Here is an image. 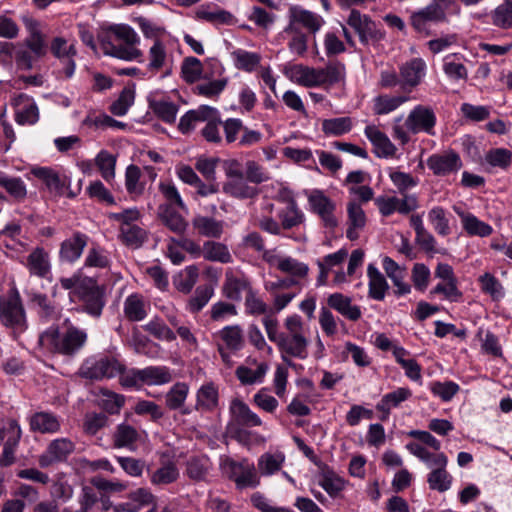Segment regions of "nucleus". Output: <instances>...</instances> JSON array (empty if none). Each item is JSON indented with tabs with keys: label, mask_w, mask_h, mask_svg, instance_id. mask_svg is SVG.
I'll return each instance as SVG.
<instances>
[{
	"label": "nucleus",
	"mask_w": 512,
	"mask_h": 512,
	"mask_svg": "<svg viewBox=\"0 0 512 512\" xmlns=\"http://www.w3.org/2000/svg\"><path fill=\"white\" fill-rule=\"evenodd\" d=\"M287 17L288 23L283 30L288 37L287 47L291 54L304 56L308 50V33L314 36L325 21L320 15L298 5L289 7Z\"/></svg>",
	"instance_id": "obj_1"
},
{
	"label": "nucleus",
	"mask_w": 512,
	"mask_h": 512,
	"mask_svg": "<svg viewBox=\"0 0 512 512\" xmlns=\"http://www.w3.org/2000/svg\"><path fill=\"white\" fill-rule=\"evenodd\" d=\"M87 333L65 320L61 328L50 327L39 337L40 346L51 352L72 356L85 345Z\"/></svg>",
	"instance_id": "obj_2"
},
{
	"label": "nucleus",
	"mask_w": 512,
	"mask_h": 512,
	"mask_svg": "<svg viewBox=\"0 0 512 512\" xmlns=\"http://www.w3.org/2000/svg\"><path fill=\"white\" fill-rule=\"evenodd\" d=\"M284 328L286 332L276 346L283 362L295 368L296 364L292 358L305 360L308 357L309 340L305 335L302 318L297 314L285 318Z\"/></svg>",
	"instance_id": "obj_3"
},
{
	"label": "nucleus",
	"mask_w": 512,
	"mask_h": 512,
	"mask_svg": "<svg viewBox=\"0 0 512 512\" xmlns=\"http://www.w3.org/2000/svg\"><path fill=\"white\" fill-rule=\"evenodd\" d=\"M401 117L395 119L393 137L402 145L410 141V134L426 133L433 136L437 118L434 110L425 105L415 106L407 115L403 125L399 124Z\"/></svg>",
	"instance_id": "obj_4"
},
{
	"label": "nucleus",
	"mask_w": 512,
	"mask_h": 512,
	"mask_svg": "<svg viewBox=\"0 0 512 512\" xmlns=\"http://www.w3.org/2000/svg\"><path fill=\"white\" fill-rule=\"evenodd\" d=\"M108 31L113 34L116 39L122 41L124 45H111L110 48L105 51L106 54L127 61L142 57V51L137 47L140 43V38L132 27L126 24H116L110 26Z\"/></svg>",
	"instance_id": "obj_5"
},
{
	"label": "nucleus",
	"mask_w": 512,
	"mask_h": 512,
	"mask_svg": "<svg viewBox=\"0 0 512 512\" xmlns=\"http://www.w3.org/2000/svg\"><path fill=\"white\" fill-rule=\"evenodd\" d=\"M446 21V9L437 2L429 3L425 7L412 12L410 16V25L412 28L424 36L431 34L432 26Z\"/></svg>",
	"instance_id": "obj_6"
},
{
	"label": "nucleus",
	"mask_w": 512,
	"mask_h": 512,
	"mask_svg": "<svg viewBox=\"0 0 512 512\" xmlns=\"http://www.w3.org/2000/svg\"><path fill=\"white\" fill-rule=\"evenodd\" d=\"M263 259L272 267L278 269L282 273L291 276L290 280H295L298 285L304 280L309 272L307 264L298 261L290 256L282 255L275 250L265 251Z\"/></svg>",
	"instance_id": "obj_7"
},
{
	"label": "nucleus",
	"mask_w": 512,
	"mask_h": 512,
	"mask_svg": "<svg viewBox=\"0 0 512 512\" xmlns=\"http://www.w3.org/2000/svg\"><path fill=\"white\" fill-rule=\"evenodd\" d=\"M309 209L316 214L326 228H335L338 219L335 215L336 203L322 190L314 189L307 194Z\"/></svg>",
	"instance_id": "obj_8"
},
{
	"label": "nucleus",
	"mask_w": 512,
	"mask_h": 512,
	"mask_svg": "<svg viewBox=\"0 0 512 512\" xmlns=\"http://www.w3.org/2000/svg\"><path fill=\"white\" fill-rule=\"evenodd\" d=\"M426 165L435 176L447 177L458 173L463 166V162L456 151L448 149L430 155L426 160Z\"/></svg>",
	"instance_id": "obj_9"
},
{
	"label": "nucleus",
	"mask_w": 512,
	"mask_h": 512,
	"mask_svg": "<svg viewBox=\"0 0 512 512\" xmlns=\"http://www.w3.org/2000/svg\"><path fill=\"white\" fill-rule=\"evenodd\" d=\"M347 24L355 30L361 43L365 45L377 43L385 36V33L378 28L374 21L357 10L351 11Z\"/></svg>",
	"instance_id": "obj_10"
},
{
	"label": "nucleus",
	"mask_w": 512,
	"mask_h": 512,
	"mask_svg": "<svg viewBox=\"0 0 512 512\" xmlns=\"http://www.w3.org/2000/svg\"><path fill=\"white\" fill-rule=\"evenodd\" d=\"M448 457L443 452L427 466L430 472L427 475V483L431 490L439 493L448 491L453 483V476L447 471Z\"/></svg>",
	"instance_id": "obj_11"
},
{
	"label": "nucleus",
	"mask_w": 512,
	"mask_h": 512,
	"mask_svg": "<svg viewBox=\"0 0 512 512\" xmlns=\"http://www.w3.org/2000/svg\"><path fill=\"white\" fill-rule=\"evenodd\" d=\"M375 205L379 213L384 217H388L395 212L407 215L419 206L418 198L414 194H404L401 198L396 196H379L375 199Z\"/></svg>",
	"instance_id": "obj_12"
},
{
	"label": "nucleus",
	"mask_w": 512,
	"mask_h": 512,
	"mask_svg": "<svg viewBox=\"0 0 512 512\" xmlns=\"http://www.w3.org/2000/svg\"><path fill=\"white\" fill-rule=\"evenodd\" d=\"M84 305V311L93 317H99L105 306L104 289L94 278L87 279L77 296Z\"/></svg>",
	"instance_id": "obj_13"
},
{
	"label": "nucleus",
	"mask_w": 512,
	"mask_h": 512,
	"mask_svg": "<svg viewBox=\"0 0 512 512\" xmlns=\"http://www.w3.org/2000/svg\"><path fill=\"white\" fill-rule=\"evenodd\" d=\"M74 450L75 443L69 438L54 439L39 456L38 463L42 468L50 467L55 463L65 461Z\"/></svg>",
	"instance_id": "obj_14"
},
{
	"label": "nucleus",
	"mask_w": 512,
	"mask_h": 512,
	"mask_svg": "<svg viewBox=\"0 0 512 512\" xmlns=\"http://www.w3.org/2000/svg\"><path fill=\"white\" fill-rule=\"evenodd\" d=\"M0 320L5 326L23 327L25 314L17 293L0 297Z\"/></svg>",
	"instance_id": "obj_15"
},
{
	"label": "nucleus",
	"mask_w": 512,
	"mask_h": 512,
	"mask_svg": "<svg viewBox=\"0 0 512 512\" xmlns=\"http://www.w3.org/2000/svg\"><path fill=\"white\" fill-rule=\"evenodd\" d=\"M123 364L115 358H101L93 362H86L81 369L84 377L94 380L113 378L121 373Z\"/></svg>",
	"instance_id": "obj_16"
},
{
	"label": "nucleus",
	"mask_w": 512,
	"mask_h": 512,
	"mask_svg": "<svg viewBox=\"0 0 512 512\" xmlns=\"http://www.w3.org/2000/svg\"><path fill=\"white\" fill-rule=\"evenodd\" d=\"M31 276L48 279L51 276V261L49 253L41 248L36 247L26 257L23 262Z\"/></svg>",
	"instance_id": "obj_17"
},
{
	"label": "nucleus",
	"mask_w": 512,
	"mask_h": 512,
	"mask_svg": "<svg viewBox=\"0 0 512 512\" xmlns=\"http://www.w3.org/2000/svg\"><path fill=\"white\" fill-rule=\"evenodd\" d=\"M268 370L267 363L248 358L246 364L237 367L235 375L241 384L254 385L264 381Z\"/></svg>",
	"instance_id": "obj_18"
},
{
	"label": "nucleus",
	"mask_w": 512,
	"mask_h": 512,
	"mask_svg": "<svg viewBox=\"0 0 512 512\" xmlns=\"http://www.w3.org/2000/svg\"><path fill=\"white\" fill-rule=\"evenodd\" d=\"M15 120L21 125H33L39 120V109L34 99L20 94L13 100Z\"/></svg>",
	"instance_id": "obj_19"
},
{
	"label": "nucleus",
	"mask_w": 512,
	"mask_h": 512,
	"mask_svg": "<svg viewBox=\"0 0 512 512\" xmlns=\"http://www.w3.org/2000/svg\"><path fill=\"white\" fill-rule=\"evenodd\" d=\"M88 236L82 232H74L60 245V260L67 263L78 261L88 244Z\"/></svg>",
	"instance_id": "obj_20"
},
{
	"label": "nucleus",
	"mask_w": 512,
	"mask_h": 512,
	"mask_svg": "<svg viewBox=\"0 0 512 512\" xmlns=\"http://www.w3.org/2000/svg\"><path fill=\"white\" fill-rule=\"evenodd\" d=\"M364 134L374 147L375 154L380 158L393 157L397 148L389 137L375 125H367Z\"/></svg>",
	"instance_id": "obj_21"
},
{
	"label": "nucleus",
	"mask_w": 512,
	"mask_h": 512,
	"mask_svg": "<svg viewBox=\"0 0 512 512\" xmlns=\"http://www.w3.org/2000/svg\"><path fill=\"white\" fill-rule=\"evenodd\" d=\"M24 24L29 33L24 42L26 47L33 53L35 58L45 56L47 53V45L39 22L31 18H25Z\"/></svg>",
	"instance_id": "obj_22"
},
{
	"label": "nucleus",
	"mask_w": 512,
	"mask_h": 512,
	"mask_svg": "<svg viewBox=\"0 0 512 512\" xmlns=\"http://www.w3.org/2000/svg\"><path fill=\"white\" fill-rule=\"evenodd\" d=\"M287 76L294 83L306 88L322 87L319 68L296 64L289 69Z\"/></svg>",
	"instance_id": "obj_23"
},
{
	"label": "nucleus",
	"mask_w": 512,
	"mask_h": 512,
	"mask_svg": "<svg viewBox=\"0 0 512 512\" xmlns=\"http://www.w3.org/2000/svg\"><path fill=\"white\" fill-rule=\"evenodd\" d=\"M367 217L360 205L355 200L347 203V230L346 236L350 240H356L366 225Z\"/></svg>",
	"instance_id": "obj_24"
},
{
	"label": "nucleus",
	"mask_w": 512,
	"mask_h": 512,
	"mask_svg": "<svg viewBox=\"0 0 512 512\" xmlns=\"http://www.w3.org/2000/svg\"><path fill=\"white\" fill-rule=\"evenodd\" d=\"M219 342L217 346L228 348L231 352H237L244 346V334L240 325H228L216 334Z\"/></svg>",
	"instance_id": "obj_25"
},
{
	"label": "nucleus",
	"mask_w": 512,
	"mask_h": 512,
	"mask_svg": "<svg viewBox=\"0 0 512 512\" xmlns=\"http://www.w3.org/2000/svg\"><path fill=\"white\" fill-rule=\"evenodd\" d=\"M31 174L40 179L54 195H62L67 186L65 178H62L56 171L48 167H34Z\"/></svg>",
	"instance_id": "obj_26"
},
{
	"label": "nucleus",
	"mask_w": 512,
	"mask_h": 512,
	"mask_svg": "<svg viewBox=\"0 0 512 512\" xmlns=\"http://www.w3.org/2000/svg\"><path fill=\"white\" fill-rule=\"evenodd\" d=\"M328 305L351 321L361 318L362 312L359 306L353 305L351 298L341 294L333 293L327 299Z\"/></svg>",
	"instance_id": "obj_27"
},
{
	"label": "nucleus",
	"mask_w": 512,
	"mask_h": 512,
	"mask_svg": "<svg viewBox=\"0 0 512 512\" xmlns=\"http://www.w3.org/2000/svg\"><path fill=\"white\" fill-rule=\"evenodd\" d=\"M426 74V63L421 58H414L400 68L401 80L404 86L415 87Z\"/></svg>",
	"instance_id": "obj_28"
},
{
	"label": "nucleus",
	"mask_w": 512,
	"mask_h": 512,
	"mask_svg": "<svg viewBox=\"0 0 512 512\" xmlns=\"http://www.w3.org/2000/svg\"><path fill=\"white\" fill-rule=\"evenodd\" d=\"M230 412L232 414L233 420L239 425L246 427H256L262 425V420L260 417L240 399H234L231 402Z\"/></svg>",
	"instance_id": "obj_29"
},
{
	"label": "nucleus",
	"mask_w": 512,
	"mask_h": 512,
	"mask_svg": "<svg viewBox=\"0 0 512 512\" xmlns=\"http://www.w3.org/2000/svg\"><path fill=\"white\" fill-rule=\"evenodd\" d=\"M454 211L460 217L463 229L470 236L487 237L492 234V226L481 221L472 213L464 212L456 207Z\"/></svg>",
	"instance_id": "obj_30"
},
{
	"label": "nucleus",
	"mask_w": 512,
	"mask_h": 512,
	"mask_svg": "<svg viewBox=\"0 0 512 512\" xmlns=\"http://www.w3.org/2000/svg\"><path fill=\"white\" fill-rule=\"evenodd\" d=\"M218 404V387L213 382L202 384L196 392V410L213 411Z\"/></svg>",
	"instance_id": "obj_31"
},
{
	"label": "nucleus",
	"mask_w": 512,
	"mask_h": 512,
	"mask_svg": "<svg viewBox=\"0 0 512 512\" xmlns=\"http://www.w3.org/2000/svg\"><path fill=\"white\" fill-rule=\"evenodd\" d=\"M111 264V253L99 244L94 243L89 247L84 258L83 267L81 269H109Z\"/></svg>",
	"instance_id": "obj_32"
},
{
	"label": "nucleus",
	"mask_w": 512,
	"mask_h": 512,
	"mask_svg": "<svg viewBox=\"0 0 512 512\" xmlns=\"http://www.w3.org/2000/svg\"><path fill=\"white\" fill-rule=\"evenodd\" d=\"M464 56L459 53L448 54L443 58V72L452 81H466L468 70L464 65Z\"/></svg>",
	"instance_id": "obj_33"
},
{
	"label": "nucleus",
	"mask_w": 512,
	"mask_h": 512,
	"mask_svg": "<svg viewBox=\"0 0 512 512\" xmlns=\"http://www.w3.org/2000/svg\"><path fill=\"white\" fill-rule=\"evenodd\" d=\"M247 181V178L245 179L244 176L235 179H227L223 184L222 190L225 194L233 198H252L255 195H257L258 189L254 186L249 185Z\"/></svg>",
	"instance_id": "obj_34"
},
{
	"label": "nucleus",
	"mask_w": 512,
	"mask_h": 512,
	"mask_svg": "<svg viewBox=\"0 0 512 512\" xmlns=\"http://www.w3.org/2000/svg\"><path fill=\"white\" fill-rule=\"evenodd\" d=\"M192 224L200 235L208 238H220L224 231V222L209 216L197 215Z\"/></svg>",
	"instance_id": "obj_35"
},
{
	"label": "nucleus",
	"mask_w": 512,
	"mask_h": 512,
	"mask_svg": "<svg viewBox=\"0 0 512 512\" xmlns=\"http://www.w3.org/2000/svg\"><path fill=\"white\" fill-rule=\"evenodd\" d=\"M214 111L212 107L207 105L199 106L197 109L186 112L179 121V130L186 134L195 129L198 123L203 122L211 117Z\"/></svg>",
	"instance_id": "obj_36"
},
{
	"label": "nucleus",
	"mask_w": 512,
	"mask_h": 512,
	"mask_svg": "<svg viewBox=\"0 0 512 512\" xmlns=\"http://www.w3.org/2000/svg\"><path fill=\"white\" fill-rule=\"evenodd\" d=\"M367 275L369 279V296L370 298L382 301L385 298L386 292L389 288L388 282L384 275L373 265L367 268Z\"/></svg>",
	"instance_id": "obj_37"
},
{
	"label": "nucleus",
	"mask_w": 512,
	"mask_h": 512,
	"mask_svg": "<svg viewBox=\"0 0 512 512\" xmlns=\"http://www.w3.org/2000/svg\"><path fill=\"white\" fill-rule=\"evenodd\" d=\"M409 100L407 96L381 94L373 99V112L375 115H386L397 110Z\"/></svg>",
	"instance_id": "obj_38"
},
{
	"label": "nucleus",
	"mask_w": 512,
	"mask_h": 512,
	"mask_svg": "<svg viewBox=\"0 0 512 512\" xmlns=\"http://www.w3.org/2000/svg\"><path fill=\"white\" fill-rule=\"evenodd\" d=\"M179 475L177 464L174 461H166L150 474V482L153 485L164 486L176 482Z\"/></svg>",
	"instance_id": "obj_39"
},
{
	"label": "nucleus",
	"mask_w": 512,
	"mask_h": 512,
	"mask_svg": "<svg viewBox=\"0 0 512 512\" xmlns=\"http://www.w3.org/2000/svg\"><path fill=\"white\" fill-rule=\"evenodd\" d=\"M346 480L325 467L318 476V484L331 496H337L346 486Z\"/></svg>",
	"instance_id": "obj_40"
},
{
	"label": "nucleus",
	"mask_w": 512,
	"mask_h": 512,
	"mask_svg": "<svg viewBox=\"0 0 512 512\" xmlns=\"http://www.w3.org/2000/svg\"><path fill=\"white\" fill-rule=\"evenodd\" d=\"M30 428L40 433H56L60 430V421L52 413L37 412L30 418Z\"/></svg>",
	"instance_id": "obj_41"
},
{
	"label": "nucleus",
	"mask_w": 512,
	"mask_h": 512,
	"mask_svg": "<svg viewBox=\"0 0 512 512\" xmlns=\"http://www.w3.org/2000/svg\"><path fill=\"white\" fill-rule=\"evenodd\" d=\"M0 187L16 201L21 202L27 196V186L20 177L10 176L0 171Z\"/></svg>",
	"instance_id": "obj_42"
},
{
	"label": "nucleus",
	"mask_w": 512,
	"mask_h": 512,
	"mask_svg": "<svg viewBox=\"0 0 512 512\" xmlns=\"http://www.w3.org/2000/svg\"><path fill=\"white\" fill-rule=\"evenodd\" d=\"M166 62V47L160 39H156L148 51L147 72L155 75L165 67Z\"/></svg>",
	"instance_id": "obj_43"
},
{
	"label": "nucleus",
	"mask_w": 512,
	"mask_h": 512,
	"mask_svg": "<svg viewBox=\"0 0 512 512\" xmlns=\"http://www.w3.org/2000/svg\"><path fill=\"white\" fill-rule=\"evenodd\" d=\"M141 371L143 385H164L173 379L171 370L166 366H149Z\"/></svg>",
	"instance_id": "obj_44"
},
{
	"label": "nucleus",
	"mask_w": 512,
	"mask_h": 512,
	"mask_svg": "<svg viewBox=\"0 0 512 512\" xmlns=\"http://www.w3.org/2000/svg\"><path fill=\"white\" fill-rule=\"evenodd\" d=\"M211 467V461L206 455L192 456L186 462V474L192 480H204Z\"/></svg>",
	"instance_id": "obj_45"
},
{
	"label": "nucleus",
	"mask_w": 512,
	"mask_h": 512,
	"mask_svg": "<svg viewBox=\"0 0 512 512\" xmlns=\"http://www.w3.org/2000/svg\"><path fill=\"white\" fill-rule=\"evenodd\" d=\"M148 102L149 107L162 120L168 123L175 121L178 108L173 102L163 98L157 99L155 94L149 95Z\"/></svg>",
	"instance_id": "obj_46"
},
{
	"label": "nucleus",
	"mask_w": 512,
	"mask_h": 512,
	"mask_svg": "<svg viewBox=\"0 0 512 512\" xmlns=\"http://www.w3.org/2000/svg\"><path fill=\"white\" fill-rule=\"evenodd\" d=\"M159 216L165 226L175 233L181 234L187 228V222L184 217L171 205H161L159 207Z\"/></svg>",
	"instance_id": "obj_47"
},
{
	"label": "nucleus",
	"mask_w": 512,
	"mask_h": 512,
	"mask_svg": "<svg viewBox=\"0 0 512 512\" xmlns=\"http://www.w3.org/2000/svg\"><path fill=\"white\" fill-rule=\"evenodd\" d=\"M278 217L281 220V226L283 229L296 227L302 224L305 220L304 213L293 199L288 201L287 206L278 213Z\"/></svg>",
	"instance_id": "obj_48"
},
{
	"label": "nucleus",
	"mask_w": 512,
	"mask_h": 512,
	"mask_svg": "<svg viewBox=\"0 0 512 512\" xmlns=\"http://www.w3.org/2000/svg\"><path fill=\"white\" fill-rule=\"evenodd\" d=\"M412 392L407 387H399L396 390L385 394L377 404V410L388 414L392 408L398 407L402 402L408 400Z\"/></svg>",
	"instance_id": "obj_49"
},
{
	"label": "nucleus",
	"mask_w": 512,
	"mask_h": 512,
	"mask_svg": "<svg viewBox=\"0 0 512 512\" xmlns=\"http://www.w3.org/2000/svg\"><path fill=\"white\" fill-rule=\"evenodd\" d=\"M250 287L248 279L245 277H236L233 274H226L225 283L223 285V294L230 300L239 301L243 291L248 292Z\"/></svg>",
	"instance_id": "obj_50"
},
{
	"label": "nucleus",
	"mask_w": 512,
	"mask_h": 512,
	"mask_svg": "<svg viewBox=\"0 0 512 512\" xmlns=\"http://www.w3.org/2000/svg\"><path fill=\"white\" fill-rule=\"evenodd\" d=\"M203 257L206 260L220 262V263H224V264L232 262V255H231L228 247L221 242H215V241L204 242Z\"/></svg>",
	"instance_id": "obj_51"
},
{
	"label": "nucleus",
	"mask_w": 512,
	"mask_h": 512,
	"mask_svg": "<svg viewBox=\"0 0 512 512\" xmlns=\"http://www.w3.org/2000/svg\"><path fill=\"white\" fill-rule=\"evenodd\" d=\"M190 388L185 382L175 383L165 395V404L170 410L182 409Z\"/></svg>",
	"instance_id": "obj_52"
},
{
	"label": "nucleus",
	"mask_w": 512,
	"mask_h": 512,
	"mask_svg": "<svg viewBox=\"0 0 512 512\" xmlns=\"http://www.w3.org/2000/svg\"><path fill=\"white\" fill-rule=\"evenodd\" d=\"M198 276V267L196 265H190L174 276L173 284L178 291L187 294L196 284Z\"/></svg>",
	"instance_id": "obj_53"
},
{
	"label": "nucleus",
	"mask_w": 512,
	"mask_h": 512,
	"mask_svg": "<svg viewBox=\"0 0 512 512\" xmlns=\"http://www.w3.org/2000/svg\"><path fill=\"white\" fill-rule=\"evenodd\" d=\"M481 291L490 296L493 301H500L505 297V289L501 282L491 273L485 272L478 278Z\"/></svg>",
	"instance_id": "obj_54"
},
{
	"label": "nucleus",
	"mask_w": 512,
	"mask_h": 512,
	"mask_svg": "<svg viewBox=\"0 0 512 512\" xmlns=\"http://www.w3.org/2000/svg\"><path fill=\"white\" fill-rule=\"evenodd\" d=\"M322 87L332 86L345 78V65L339 61H331L325 67L319 68Z\"/></svg>",
	"instance_id": "obj_55"
},
{
	"label": "nucleus",
	"mask_w": 512,
	"mask_h": 512,
	"mask_svg": "<svg viewBox=\"0 0 512 512\" xmlns=\"http://www.w3.org/2000/svg\"><path fill=\"white\" fill-rule=\"evenodd\" d=\"M124 313L131 321H141L146 317L145 303L142 296L132 294L124 302Z\"/></svg>",
	"instance_id": "obj_56"
},
{
	"label": "nucleus",
	"mask_w": 512,
	"mask_h": 512,
	"mask_svg": "<svg viewBox=\"0 0 512 512\" xmlns=\"http://www.w3.org/2000/svg\"><path fill=\"white\" fill-rule=\"evenodd\" d=\"M353 123L350 117L325 119L322 122V131L328 136H340L352 129Z\"/></svg>",
	"instance_id": "obj_57"
},
{
	"label": "nucleus",
	"mask_w": 512,
	"mask_h": 512,
	"mask_svg": "<svg viewBox=\"0 0 512 512\" xmlns=\"http://www.w3.org/2000/svg\"><path fill=\"white\" fill-rule=\"evenodd\" d=\"M492 23L502 29L512 28V0H504L491 13Z\"/></svg>",
	"instance_id": "obj_58"
},
{
	"label": "nucleus",
	"mask_w": 512,
	"mask_h": 512,
	"mask_svg": "<svg viewBox=\"0 0 512 512\" xmlns=\"http://www.w3.org/2000/svg\"><path fill=\"white\" fill-rule=\"evenodd\" d=\"M244 306L246 314L252 316L266 315L272 310L253 289H248L245 296Z\"/></svg>",
	"instance_id": "obj_59"
},
{
	"label": "nucleus",
	"mask_w": 512,
	"mask_h": 512,
	"mask_svg": "<svg viewBox=\"0 0 512 512\" xmlns=\"http://www.w3.org/2000/svg\"><path fill=\"white\" fill-rule=\"evenodd\" d=\"M285 461L284 454L265 453L258 460V468L261 474L269 476L281 469Z\"/></svg>",
	"instance_id": "obj_60"
},
{
	"label": "nucleus",
	"mask_w": 512,
	"mask_h": 512,
	"mask_svg": "<svg viewBox=\"0 0 512 512\" xmlns=\"http://www.w3.org/2000/svg\"><path fill=\"white\" fill-rule=\"evenodd\" d=\"M428 221L432 225L435 232L440 236L450 234L449 220L445 210L440 206H435L428 212Z\"/></svg>",
	"instance_id": "obj_61"
},
{
	"label": "nucleus",
	"mask_w": 512,
	"mask_h": 512,
	"mask_svg": "<svg viewBox=\"0 0 512 512\" xmlns=\"http://www.w3.org/2000/svg\"><path fill=\"white\" fill-rule=\"evenodd\" d=\"M235 61V66L238 69L252 72L259 65L261 57L258 53L249 52L243 49L235 50L232 53Z\"/></svg>",
	"instance_id": "obj_62"
},
{
	"label": "nucleus",
	"mask_w": 512,
	"mask_h": 512,
	"mask_svg": "<svg viewBox=\"0 0 512 512\" xmlns=\"http://www.w3.org/2000/svg\"><path fill=\"white\" fill-rule=\"evenodd\" d=\"M95 164L104 180L109 182L114 179L116 165L115 156L106 150H101L95 158Z\"/></svg>",
	"instance_id": "obj_63"
},
{
	"label": "nucleus",
	"mask_w": 512,
	"mask_h": 512,
	"mask_svg": "<svg viewBox=\"0 0 512 512\" xmlns=\"http://www.w3.org/2000/svg\"><path fill=\"white\" fill-rule=\"evenodd\" d=\"M120 238L127 246L138 248L146 240V231L137 224L120 229Z\"/></svg>",
	"instance_id": "obj_64"
}]
</instances>
